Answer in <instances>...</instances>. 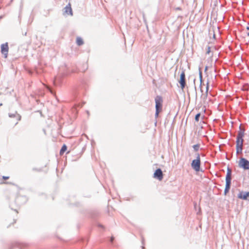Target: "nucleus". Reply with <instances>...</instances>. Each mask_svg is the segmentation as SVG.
Here are the masks:
<instances>
[{"instance_id": "nucleus-24", "label": "nucleus", "mask_w": 249, "mask_h": 249, "mask_svg": "<svg viewBox=\"0 0 249 249\" xmlns=\"http://www.w3.org/2000/svg\"><path fill=\"white\" fill-rule=\"evenodd\" d=\"M211 52V47L208 46L207 47V50L206 52V54H209Z\"/></svg>"}, {"instance_id": "nucleus-20", "label": "nucleus", "mask_w": 249, "mask_h": 249, "mask_svg": "<svg viewBox=\"0 0 249 249\" xmlns=\"http://www.w3.org/2000/svg\"><path fill=\"white\" fill-rule=\"evenodd\" d=\"M200 115V113H198L195 115V120L196 122H198L199 121Z\"/></svg>"}, {"instance_id": "nucleus-32", "label": "nucleus", "mask_w": 249, "mask_h": 249, "mask_svg": "<svg viewBox=\"0 0 249 249\" xmlns=\"http://www.w3.org/2000/svg\"><path fill=\"white\" fill-rule=\"evenodd\" d=\"M157 123V120H156L155 123V125H156Z\"/></svg>"}, {"instance_id": "nucleus-25", "label": "nucleus", "mask_w": 249, "mask_h": 249, "mask_svg": "<svg viewBox=\"0 0 249 249\" xmlns=\"http://www.w3.org/2000/svg\"><path fill=\"white\" fill-rule=\"evenodd\" d=\"M9 178V176H3V177H2V178H3L4 180H7V179H8Z\"/></svg>"}, {"instance_id": "nucleus-21", "label": "nucleus", "mask_w": 249, "mask_h": 249, "mask_svg": "<svg viewBox=\"0 0 249 249\" xmlns=\"http://www.w3.org/2000/svg\"><path fill=\"white\" fill-rule=\"evenodd\" d=\"M161 111V109H156L155 117L156 118H158L160 112Z\"/></svg>"}, {"instance_id": "nucleus-29", "label": "nucleus", "mask_w": 249, "mask_h": 249, "mask_svg": "<svg viewBox=\"0 0 249 249\" xmlns=\"http://www.w3.org/2000/svg\"><path fill=\"white\" fill-rule=\"evenodd\" d=\"M207 69H208V67L207 66L205 67V71H206L207 70Z\"/></svg>"}, {"instance_id": "nucleus-8", "label": "nucleus", "mask_w": 249, "mask_h": 249, "mask_svg": "<svg viewBox=\"0 0 249 249\" xmlns=\"http://www.w3.org/2000/svg\"><path fill=\"white\" fill-rule=\"evenodd\" d=\"M237 197L239 199L249 201V192H240L237 195Z\"/></svg>"}, {"instance_id": "nucleus-27", "label": "nucleus", "mask_w": 249, "mask_h": 249, "mask_svg": "<svg viewBox=\"0 0 249 249\" xmlns=\"http://www.w3.org/2000/svg\"><path fill=\"white\" fill-rule=\"evenodd\" d=\"M143 21L145 23H146V19H145V17H144V14H143Z\"/></svg>"}, {"instance_id": "nucleus-12", "label": "nucleus", "mask_w": 249, "mask_h": 249, "mask_svg": "<svg viewBox=\"0 0 249 249\" xmlns=\"http://www.w3.org/2000/svg\"><path fill=\"white\" fill-rule=\"evenodd\" d=\"M22 200L24 201V203L27 202V199L25 196H18L16 199V202L18 204H20V202Z\"/></svg>"}, {"instance_id": "nucleus-13", "label": "nucleus", "mask_w": 249, "mask_h": 249, "mask_svg": "<svg viewBox=\"0 0 249 249\" xmlns=\"http://www.w3.org/2000/svg\"><path fill=\"white\" fill-rule=\"evenodd\" d=\"M231 182H226L225 187V189L224 191V195L225 196H226L227 194V193H229V192L230 190V188H231Z\"/></svg>"}, {"instance_id": "nucleus-28", "label": "nucleus", "mask_w": 249, "mask_h": 249, "mask_svg": "<svg viewBox=\"0 0 249 249\" xmlns=\"http://www.w3.org/2000/svg\"><path fill=\"white\" fill-rule=\"evenodd\" d=\"M98 227H99L104 228V226H103L102 225H101V224H98Z\"/></svg>"}, {"instance_id": "nucleus-17", "label": "nucleus", "mask_w": 249, "mask_h": 249, "mask_svg": "<svg viewBox=\"0 0 249 249\" xmlns=\"http://www.w3.org/2000/svg\"><path fill=\"white\" fill-rule=\"evenodd\" d=\"M15 247H17L20 248V249H21L20 244L19 243H17V242L13 243L9 249H12V248H13Z\"/></svg>"}, {"instance_id": "nucleus-6", "label": "nucleus", "mask_w": 249, "mask_h": 249, "mask_svg": "<svg viewBox=\"0 0 249 249\" xmlns=\"http://www.w3.org/2000/svg\"><path fill=\"white\" fill-rule=\"evenodd\" d=\"M9 51L8 44L7 42L3 43L0 46L1 53L4 55V58H6Z\"/></svg>"}, {"instance_id": "nucleus-30", "label": "nucleus", "mask_w": 249, "mask_h": 249, "mask_svg": "<svg viewBox=\"0 0 249 249\" xmlns=\"http://www.w3.org/2000/svg\"><path fill=\"white\" fill-rule=\"evenodd\" d=\"M246 29H247V30H249V26H248L246 27Z\"/></svg>"}, {"instance_id": "nucleus-31", "label": "nucleus", "mask_w": 249, "mask_h": 249, "mask_svg": "<svg viewBox=\"0 0 249 249\" xmlns=\"http://www.w3.org/2000/svg\"><path fill=\"white\" fill-rule=\"evenodd\" d=\"M23 35L24 36H26V35H27V32H25V33H24V34L23 33Z\"/></svg>"}, {"instance_id": "nucleus-9", "label": "nucleus", "mask_w": 249, "mask_h": 249, "mask_svg": "<svg viewBox=\"0 0 249 249\" xmlns=\"http://www.w3.org/2000/svg\"><path fill=\"white\" fill-rule=\"evenodd\" d=\"M8 116L10 118H16V122L15 123V125L18 124V121H19L21 118L20 115L18 114L17 111H15L14 113H9Z\"/></svg>"}, {"instance_id": "nucleus-2", "label": "nucleus", "mask_w": 249, "mask_h": 249, "mask_svg": "<svg viewBox=\"0 0 249 249\" xmlns=\"http://www.w3.org/2000/svg\"><path fill=\"white\" fill-rule=\"evenodd\" d=\"M196 159L192 160L191 162L192 168L196 172L202 171L200 168L201 160L199 153L196 154Z\"/></svg>"}, {"instance_id": "nucleus-33", "label": "nucleus", "mask_w": 249, "mask_h": 249, "mask_svg": "<svg viewBox=\"0 0 249 249\" xmlns=\"http://www.w3.org/2000/svg\"><path fill=\"white\" fill-rule=\"evenodd\" d=\"M248 36H249V32L247 34Z\"/></svg>"}, {"instance_id": "nucleus-11", "label": "nucleus", "mask_w": 249, "mask_h": 249, "mask_svg": "<svg viewBox=\"0 0 249 249\" xmlns=\"http://www.w3.org/2000/svg\"><path fill=\"white\" fill-rule=\"evenodd\" d=\"M64 13L67 15H72V10L70 3H69L64 8Z\"/></svg>"}, {"instance_id": "nucleus-34", "label": "nucleus", "mask_w": 249, "mask_h": 249, "mask_svg": "<svg viewBox=\"0 0 249 249\" xmlns=\"http://www.w3.org/2000/svg\"><path fill=\"white\" fill-rule=\"evenodd\" d=\"M194 204H195V206L196 205V202L194 203Z\"/></svg>"}, {"instance_id": "nucleus-14", "label": "nucleus", "mask_w": 249, "mask_h": 249, "mask_svg": "<svg viewBox=\"0 0 249 249\" xmlns=\"http://www.w3.org/2000/svg\"><path fill=\"white\" fill-rule=\"evenodd\" d=\"M199 80H200L199 88L200 89L201 92H202L203 90L201 89V86H202V84L203 82V76H202V72L200 68H199Z\"/></svg>"}, {"instance_id": "nucleus-15", "label": "nucleus", "mask_w": 249, "mask_h": 249, "mask_svg": "<svg viewBox=\"0 0 249 249\" xmlns=\"http://www.w3.org/2000/svg\"><path fill=\"white\" fill-rule=\"evenodd\" d=\"M76 42L77 45L81 46L84 44V41L83 39L81 37H77Z\"/></svg>"}, {"instance_id": "nucleus-35", "label": "nucleus", "mask_w": 249, "mask_h": 249, "mask_svg": "<svg viewBox=\"0 0 249 249\" xmlns=\"http://www.w3.org/2000/svg\"><path fill=\"white\" fill-rule=\"evenodd\" d=\"M177 9L178 10H179V9H180V8L178 7V8H177Z\"/></svg>"}, {"instance_id": "nucleus-7", "label": "nucleus", "mask_w": 249, "mask_h": 249, "mask_svg": "<svg viewBox=\"0 0 249 249\" xmlns=\"http://www.w3.org/2000/svg\"><path fill=\"white\" fill-rule=\"evenodd\" d=\"M163 174L162 171L160 168L157 169L153 174V177L155 178L158 179L160 181L163 178Z\"/></svg>"}, {"instance_id": "nucleus-16", "label": "nucleus", "mask_w": 249, "mask_h": 249, "mask_svg": "<svg viewBox=\"0 0 249 249\" xmlns=\"http://www.w3.org/2000/svg\"><path fill=\"white\" fill-rule=\"evenodd\" d=\"M67 150V145L65 144H64L60 150V152H59V154L60 155H62L64 154V153L66 151V150Z\"/></svg>"}, {"instance_id": "nucleus-23", "label": "nucleus", "mask_w": 249, "mask_h": 249, "mask_svg": "<svg viewBox=\"0 0 249 249\" xmlns=\"http://www.w3.org/2000/svg\"><path fill=\"white\" fill-rule=\"evenodd\" d=\"M33 171H36L37 172H41L42 171V169L41 168H33L32 169Z\"/></svg>"}, {"instance_id": "nucleus-18", "label": "nucleus", "mask_w": 249, "mask_h": 249, "mask_svg": "<svg viewBox=\"0 0 249 249\" xmlns=\"http://www.w3.org/2000/svg\"><path fill=\"white\" fill-rule=\"evenodd\" d=\"M209 89V81H208L207 82V86L206 88V91H205V95H204V99H206L208 96V90Z\"/></svg>"}, {"instance_id": "nucleus-3", "label": "nucleus", "mask_w": 249, "mask_h": 249, "mask_svg": "<svg viewBox=\"0 0 249 249\" xmlns=\"http://www.w3.org/2000/svg\"><path fill=\"white\" fill-rule=\"evenodd\" d=\"M238 165L244 170H249V161L245 158L242 157L240 159Z\"/></svg>"}, {"instance_id": "nucleus-26", "label": "nucleus", "mask_w": 249, "mask_h": 249, "mask_svg": "<svg viewBox=\"0 0 249 249\" xmlns=\"http://www.w3.org/2000/svg\"><path fill=\"white\" fill-rule=\"evenodd\" d=\"M114 239V237L113 236H112L111 238H110V241L111 243H112L113 242V240Z\"/></svg>"}, {"instance_id": "nucleus-19", "label": "nucleus", "mask_w": 249, "mask_h": 249, "mask_svg": "<svg viewBox=\"0 0 249 249\" xmlns=\"http://www.w3.org/2000/svg\"><path fill=\"white\" fill-rule=\"evenodd\" d=\"M199 147H200V144L199 143H197L193 146L194 150L196 152H197L198 151Z\"/></svg>"}, {"instance_id": "nucleus-37", "label": "nucleus", "mask_w": 249, "mask_h": 249, "mask_svg": "<svg viewBox=\"0 0 249 249\" xmlns=\"http://www.w3.org/2000/svg\"><path fill=\"white\" fill-rule=\"evenodd\" d=\"M142 249H144V247H142Z\"/></svg>"}, {"instance_id": "nucleus-1", "label": "nucleus", "mask_w": 249, "mask_h": 249, "mask_svg": "<svg viewBox=\"0 0 249 249\" xmlns=\"http://www.w3.org/2000/svg\"><path fill=\"white\" fill-rule=\"evenodd\" d=\"M241 124L240 125L239 130L238 131L236 140V154L242 153L243 150V137L244 136V129H242L241 128Z\"/></svg>"}, {"instance_id": "nucleus-22", "label": "nucleus", "mask_w": 249, "mask_h": 249, "mask_svg": "<svg viewBox=\"0 0 249 249\" xmlns=\"http://www.w3.org/2000/svg\"><path fill=\"white\" fill-rule=\"evenodd\" d=\"M195 81H196V79H194V88H195V89L196 96V98L197 97V92H196V85H195Z\"/></svg>"}, {"instance_id": "nucleus-10", "label": "nucleus", "mask_w": 249, "mask_h": 249, "mask_svg": "<svg viewBox=\"0 0 249 249\" xmlns=\"http://www.w3.org/2000/svg\"><path fill=\"white\" fill-rule=\"evenodd\" d=\"M231 169L228 166L227 170V173L226 175L225 181L227 182H231Z\"/></svg>"}, {"instance_id": "nucleus-5", "label": "nucleus", "mask_w": 249, "mask_h": 249, "mask_svg": "<svg viewBox=\"0 0 249 249\" xmlns=\"http://www.w3.org/2000/svg\"><path fill=\"white\" fill-rule=\"evenodd\" d=\"M155 108L162 110V98L160 95H157L155 98Z\"/></svg>"}, {"instance_id": "nucleus-4", "label": "nucleus", "mask_w": 249, "mask_h": 249, "mask_svg": "<svg viewBox=\"0 0 249 249\" xmlns=\"http://www.w3.org/2000/svg\"><path fill=\"white\" fill-rule=\"evenodd\" d=\"M178 83L180 84V88L183 90L185 88L186 84V78H185V70L182 69L181 72L180 74L179 79L178 80Z\"/></svg>"}, {"instance_id": "nucleus-36", "label": "nucleus", "mask_w": 249, "mask_h": 249, "mask_svg": "<svg viewBox=\"0 0 249 249\" xmlns=\"http://www.w3.org/2000/svg\"><path fill=\"white\" fill-rule=\"evenodd\" d=\"M87 113L89 114V111H87Z\"/></svg>"}]
</instances>
